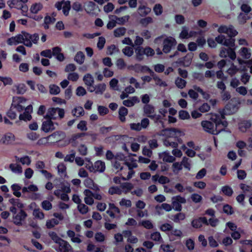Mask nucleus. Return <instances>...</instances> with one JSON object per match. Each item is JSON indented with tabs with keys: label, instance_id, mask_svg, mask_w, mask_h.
Wrapping results in <instances>:
<instances>
[{
	"label": "nucleus",
	"instance_id": "1",
	"mask_svg": "<svg viewBox=\"0 0 252 252\" xmlns=\"http://www.w3.org/2000/svg\"><path fill=\"white\" fill-rule=\"evenodd\" d=\"M231 107L230 104H227L225 107V108L220 111L218 114L213 115L211 117V120L215 123L209 121H203L201 122V126L203 129L210 133L214 135H217L220 131L223 130L224 127H226L228 123L225 119V115H230L234 113L235 107L233 108L232 111H229Z\"/></svg>",
	"mask_w": 252,
	"mask_h": 252
},
{
	"label": "nucleus",
	"instance_id": "2",
	"mask_svg": "<svg viewBox=\"0 0 252 252\" xmlns=\"http://www.w3.org/2000/svg\"><path fill=\"white\" fill-rule=\"evenodd\" d=\"M216 41L223 45L229 47L228 48H222L220 53L221 58L229 57L231 60H234L236 58L234 49L231 47L234 46L235 40L232 38H226L224 35L220 34L215 38Z\"/></svg>",
	"mask_w": 252,
	"mask_h": 252
},
{
	"label": "nucleus",
	"instance_id": "3",
	"mask_svg": "<svg viewBox=\"0 0 252 252\" xmlns=\"http://www.w3.org/2000/svg\"><path fill=\"white\" fill-rule=\"evenodd\" d=\"M64 116V110L60 108H50L48 109L46 118L50 119H62Z\"/></svg>",
	"mask_w": 252,
	"mask_h": 252
},
{
	"label": "nucleus",
	"instance_id": "4",
	"mask_svg": "<svg viewBox=\"0 0 252 252\" xmlns=\"http://www.w3.org/2000/svg\"><path fill=\"white\" fill-rule=\"evenodd\" d=\"M13 222L18 226L22 225V222L24 221L28 216L27 213L23 210H20L17 213V210L15 213H13Z\"/></svg>",
	"mask_w": 252,
	"mask_h": 252
},
{
	"label": "nucleus",
	"instance_id": "5",
	"mask_svg": "<svg viewBox=\"0 0 252 252\" xmlns=\"http://www.w3.org/2000/svg\"><path fill=\"white\" fill-rule=\"evenodd\" d=\"M55 7L58 10L63 9V14L65 16H67L71 9L70 1L69 0L65 1L64 0L57 1L55 4Z\"/></svg>",
	"mask_w": 252,
	"mask_h": 252
},
{
	"label": "nucleus",
	"instance_id": "6",
	"mask_svg": "<svg viewBox=\"0 0 252 252\" xmlns=\"http://www.w3.org/2000/svg\"><path fill=\"white\" fill-rule=\"evenodd\" d=\"M176 40L172 37H168L165 38L163 41V52L168 53L176 45Z\"/></svg>",
	"mask_w": 252,
	"mask_h": 252
},
{
	"label": "nucleus",
	"instance_id": "7",
	"mask_svg": "<svg viewBox=\"0 0 252 252\" xmlns=\"http://www.w3.org/2000/svg\"><path fill=\"white\" fill-rule=\"evenodd\" d=\"M53 248L58 252H72V248L68 242L62 240Z\"/></svg>",
	"mask_w": 252,
	"mask_h": 252
},
{
	"label": "nucleus",
	"instance_id": "8",
	"mask_svg": "<svg viewBox=\"0 0 252 252\" xmlns=\"http://www.w3.org/2000/svg\"><path fill=\"white\" fill-rule=\"evenodd\" d=\"M182 132L176 128H165L161 130L160 135L167 136L166 138H176L181 136Z\"/></svg>",
	"mask_w": 252,
	"mask_h": 252
},
{
	"label": "nucleus",
	"instance_id": "9",
	"mask_svg": "<svg viewBox=\"0 0 252 252\" xmlns=\"http://www.w3.org/2000/svg\"><path fill=\"white\" fill-rule=\"evenodd\" d=\"M186 203V199L185 198L180 195L174 196L172 198V207L176 211H181L182 209V204H185Z\"/></svg>",
	"mask_w": 252,
	"mask_h": 252
},
{
	"label": "nucleus",
	"instance_id": "10",
	"mask_svg": "<svg viewBox=\"0 0 252 252\" xmlns=\"http://www.w3.org/2000/svg\"><path fill=\"white\" fill-rule=\"evenodd\" d=\"M39 40V35L37 33L30 34L25 32L24 45L28 47H31L32 43L36 44Z\"/></svg>",
	"mask_w": 252,
	"mask_h": 252
},
{
	"label": "nucleus",
	"instance_id": "11",
	"mask_svg": "<svg viewBox=\"0 0 252 252\" xmlns=\"http://www.w3.org/2000/svg\"><path fill=\"white\" fill-rule=\"evenodd\" d=\"M218 31L220 33H224L227 34L230 37H234L238 33V32L232 25H229L228 27L226 26H221L219 28Z\"/></svg>",
	"mask_w": 252,
	"mask_h": 252
},
{
	"label": "nucleus",
	"instance_id": "12",
	"mask_svg": "<svg viewBox=\"0 0 252 252\" xmlns=\"http://www.w3.org/2000/svg\"><path fill=\"white\" fill-rule=\"evenodd\" d=\"M15 140L14 135L11 132H7L2 137L0 141L5 145H11L14 143Z\"/></svg>",
	"mask_w": 252,
	"mask_h": 252
},
{
	"label": "nucleus",
	"instance_id": "13",
	"mask_svg": "<svg viewBox=\"0 0 252 252\" xmlns=\"http://www.w3.org/2000/svg\"><path fill=\"white\" fill-rule=\"evenodd\" d=\"M66 234L72 243L80 244L82 242V240L81 239L82 236L79 234H75L74 231L71 230H68L66 232Z\"/></svg>",
	"mask_w": 252,
	"mask_h": 252
},
{
	"label": "nucleus",
	"instance_id": "14",
	"mask_svg": "<svg viewBox=\"0 0 252 252\" xmlns=\"http://www.w3.org/2000/svg\"><path fill=\"white\" fill-rule=\"evenodd\" d=\"M41 129L45 132H48L55 129L54 124L51 119L44 121L42 123Z\"/></svg>",
	"mask_w": 252,
	"mask_h": 252
},
{
	"label": "nucleus",
	"instance_id": "15",
	"mask_svg": "<svg viewBox=\"0 0 252 252\" xmlns=\"http://www.w3.org/2000/svg\"><path fill=\"white\" fill-rule=\"evenodd\" d=\"M143 109L144 114L150 118L155 113V108L151 104L145 105Z\"/></svg>",
	"mask_w": 252,
	"mask_h": 252
},
{
	"label": "nucleus",
	"instance_id": "16",
	"mask_svg": "<svg viewBox=\"0 0 252 252\" xmlns=\"http://www.w3.org/2000/svg\"><path fill=\"white\" fill-rule=\"evenodd\" d=\"M85 10L86 12L90 14H94V11L97 8L96 4L92 1H88L85 4Z\"/></svg>",
	"mask_w": 252,
	"mask_h": 252
},
{
	"label": "nucleus",
	"instance_id": "17",
	"mask_svg": "<svg viewBox=\"0 0 252 252\" xmlns=\"http://www.w3.org/2000/svg\"><path fill=\"white\" fill-rule=\"evenodd\" d=\"M193 57V54L189 53L183 59H180L177 63H182L184 66H188L190 64Z\"/></svg>",
	"mask_w": 252,
	"mask_h": 252
},
{
	"label": "nucleus",
	"instance_id": "18",
	"mask_svg": "<svg viewBox=\"0 0 252 252\" xmlns=\"http://www.w3.org/2000/svg\"><path fill=\"white\" fill-rule=\"evenodd\" d=\"M94 168L95 172H98L102 173L104 171L105 169V164L104 161L101 160H97L94 163Z\"/></svg>",
	"mask_w": 252,
	"mask_h": 252
},
{
	"label": "nucleus",
	"instance_id": "19",
	"mask_svg": "<svg viewBox=\"0 0 252 252\" xmlns=\"http://www.w3.org/2000/svg\"><path fill=\"white\" fill-rule=\"evenodd\" d=\"M159 157L163 161L167 162H173L176 159L175 157L170 155L169 153L166 152L160 154Z\"/></svg>",
	"mask_w": 252,
	"mask_h": 252
},
{
	"label": "nucleus",
	"instance_id": "20",
	"mask_svg": "<svg viewBox=\"0 0 252 252\" xmlns=\"http://www.w3.org/2000/svg\"><path fill=\"white\" fill-rule=\"evenodd\" d=\"M252 124L249 121H243L239 123V129L243 132H246L248 129L250 128Z\"/></svg>",
	"mask_w": 252,
	"mask_h": 252
},
{
	"label": "nucleus",
	"instance_id": "21",
	"mask_svg": "<svg viewBox=\"0 0 252 252\" xmlns=\"http://www.w3.org/2000/svg\"><path fill=\"white\" fill-rule=\"evenodd\" d=\"M11 190L13 191V194L17 197H20L22 196L20 190L22 189L21 186L18 184H14L11 186Z\"/></svg>",
	"mask_w": 252,
	"mask_h": 252
},
{
	"label": "nucleus",
	"instance_id": "22",
	"mask_svg": "<svg viewBox=\"0 0 252 252\" xmlns=\"http://www.w3.org/2000/svg\"><path fill=\"white\" fill-rule=\"evenodd\" d=\"M151 9L150 8L143 5H140L138 8V12L142 17L146 16L151 12Z\"/></svg>",
	"mask_w": 252,
	"mask_h": 252
},
{
	"label": "nucleus",
	"instance_id": "23",
	"mask_svg": "<svg viewBox=\"0 0 252 252\" xmlns=\"http://www.w3.org/2000/svg\"><path fill=\"white\" fill-rule=\"evenodd\" d=\"M135 52L136 59L139 61L142 60L145 55L144 48L141 46H137L135 49Z\"/></svg>",
	"mask_w": 252,
	"mask_h": 252
},
{
	"label": "nucleus",
	"instance_id": "24",
	"mask_svg": "<svg viewBox=\"0 0 252 252\" xmlns=\"http://www.w3.org/2000/svg\"><path fill=\"white\" fill-rule=\"evenodd\" d=\"M59 175L62 177H65L66 176V167L63 163H60L57 166Z\"/></svg>",
	"mask_w": 252,
	"mask_h": 252
},
{
	"label": "nucleus",
	"instance_id": "25",
	"mask_svg": "<svg viewBox=\"0 0 252 252\" xmlns=\"http://www.w3.org/2000/svg\"><path fill=\"white\" fill-rule=\"evenodd\" d=\"M163 144L167 147L177 148L178 146V142L175 140L173 141L171 138H166L163 141Z\"/></svg>",
	"mask_w": 252,
	"mask_h": 252
},
{
	"label": "nucleus",
	"instance_id": "26",
	"mask_svg": "<svg viewBox=\"0 0 252 252\" xmlns=\"http://www.w3.org/2000/svg\"><path fill=\"white\" fill-rule=\"evenodd\" d=\"M56 21V19L53 17H51L50 16H46L44 18V28L45 29H48L49 25L53 24Z\"/></svg>",
	"mask_w": 252,
	"mask_h": 252
},
{
	"label": "nucleus",
	"instance_id": "27",
	"mask_svg": "<svg viewBox=\"0 0 252 252\" xmlns=\"http://www.w3.org/2000/svg\"><path fill=\"white\" fill-rule=\"evenodd\" d=\"M9 168L14 173L20 174L22 173V168L19 164L11 163L9 165Z\"/></svg>",
	"mask_w": 252,
	"mask_h": 252
},
{
	"label": "nucleus",
	"instance_id": "28",
	"mask_svg": "<svg viewBox=\"0 0 252 252\" xmlns=\"http://www.w3.org/2000/svg\"><path fill=\"white\" fill-rule=\"evenodd\" d=\"M43 8V5L41 3H35L32 4L30 8V11L33 14H36Z\"/></svg>",
	"mask_w": 252,
	"mask_h": 252
},
{
	"label": "nucleus",
	"instance_id": "29",
	"mask_svg": "<svg viewBox=\"0 0 252 252\" xmlns=\"http://www.w3.org/2000/svg\"><path fill=\"white\" fill-rule=\"evenodd\" d=\"M72 114L74 116L79 117L84 115V110L81 106L76 107L72 110Z\"/></svg>",
	"mask_w": 252,
	"mask_h": 252
},
{
	"label": "nucleus",
	"instance_id": "30",
	"mask_svg": "<svg viewBox=\"0 0 252 252\" xmlns=\"http://www.w3.org/2000/svg\"><path fill=\"white\" fill-rule=\"evenodd\" d=\"M83 81L85 84L88 87H91L94 83L93 77L90 74H87L83 77Z\"/></svg>",
	"mask_w": 252,
	"mask_h": 252
},
{
	"label": "nucleus",
	"instance_id": "31",
	"mask_svg": "<svg viewBox=\"0 0 252 252\" xmlns=\"http://www.w3.org/2000/svg\"><path fill=\"white\" fill-rule=\"evenodd\" d=\"M85 60V55L81 51H79L74 57V61L79 64H82Z\"/></svg>",
	"mask_w": 252,
	"mask_h": 252
},
{
	"label": "nucleus",
	"instance_id": "32",
	"mask_svg": "<svg viewBox=\"0 0 252 252\" xmlns=\"http://www.w3.org/2000/svg\"><path fill=\"white\" fill-rule=\"evenodd\" d=\"M127 113L128 110L126 107L122 106L120 108L119 115L120 119L122 122L125 121V116L127 115Z\"/></svg>",
	"mask_w": 252,
	"mask_h": 252
},
{
	"label": "nucleus",
	"instance_id": "33",
	"mask_svg": "<svg viewBox=\"0 0 252 252\" xmlns=\"http://www.w3.org/2000/svg\"><path fill=\"white\" fill-rule=\"evenodd\" d=\"M185 219V214L183 213H179L172 216L171 219L175 222H179Z\"/></svg>",
	"mask_w": 252,
	"mask_h": 252
},
{
	"label": "nucleus",
	"instance_id": "34",
	"mask_svg": "<svg viewBox=\"0 0 252 252\" xmlns=\"http://www.w3.org/2000/svg\"><path fill=\"white\" fill-rule=\"evenodd\" d=\"M240 54L245 59H249L251 56L250 50L246 47H243L240 49Z\"/></svg>",
	"mask_w": 252,
	"mask_h": 252
},
{
	"label": "nucleus",
	"instance_id": "35",
	"mask_svg": "<svg viewBox=\"0 0 252 252\" xmlns=\"http://www.w3.org/2000/svg\"><path fill=\"white\" fill-rule=\"evenodd\" d=\"M38 189L36 185H31L29 186L28 187H24L22 188V192L25 194V193L31 191V192H35L38 191Z\"/></svg>",
	"mask_w": 252,
	"mask_h": 252
},
{
	"label": "nucleus",
	"instance_id": "36",
	"mask_svg": "<svg viewBox=\"0 0 252 252\" xmlns=\"http://www.w3.org/2000/svg\"><path fill=\"white\" fill-rule=\"evenodd\" d=\"M48 235L50 238L57 245L63 239L61 238L57 234L53 231L49 232Z\"/></svg>",
	"mask_w": 252,
	"mask_h": 252
},
{
	"label": "nucleus",
	"instance_id": "37",
	"mask_svg": "<svg viewBox=\"0 0 252 252\" xmlns=\"http://www.w3.org/2000/svg\"><path fill=\"white\" fill-rule=\"evenodd\" d=\"M21 4L19 0H9L7 1V4L11 8L14 7L19 9Z\"/></svg>",
	"mask_w": 252,
	"mask_h": 252
},
{
	"label": "nucleus",
	"instance_id": "38",
	"mask_svg": "<svg viewBox=\"0 0 252 252\" xmlns=\"http://www.w3.org/2000/svg\"><path fill=\"white\" fill-rule=\"evenodd\" d=\"M59 223V221L56 219H52L51 220H47L46 223V227L51 229L53 228L55 225H58Z\"/></svg>",
	"mask_w": 252,
	"mask_h": 252
},
{
	"label": "nucleus",
	"instance_id": "39",
	"mask_svg": "<svg viewBox=\"0 0 252 252\" xmlns=\"http://www.w3.org/2000/svg\"><path fill=\"white\" fill-rule=\"evenodd\" d=\"M106 89V85L104 83L99 84L95 86V94H102Z\"/></svg>",
	"mask_w": 252,
	"mask_h": 252
},
{
	"label": "nucleus",
	"instance_id": "40",
	"mask_svg": "<svg viewBox=\"0 0 252 252\" xmlns=\"http://www.w3.org/2000/svg\"><path fill=\"white\" fill-rule=\"evenodd\" d=\"M126 32V29L124 27H120L115 29L114 31V35L115 37H120L124 35Z\"/></svg>",
	"mask_w": 252,
	"mask_h": 252
},
{
	"label": "nucleus",
	"instance_id": "41",
	"mask_svg": "<svg viewBox=\"0 0 252 252\" xmlns=\"http://www.w3.org/2000/svg\"><path fill=\"white\" fill-rule=\"evenodd\" d=\"M122 190L118 187H112L109 188L108 192L111 195L115 194L120 195L122 193Z\"/></svg>",
	"mask_w": 252,
	"mask_h": 252
},
{
	"label": "nucleus",
	"instance_id": "42",
	"mask_svg": "<svg viewBox=\"0 0 252 252\" xmlns=\"http://www.w3.org/2000/svg\"><path fill=\"white\" fill-rule=\"evenodd\" d=\"M122 52L125 56L130 57L134 53L133 47L126 46L122 50Z\"/></svg>",
	"mask_w": 252,
	"mask_h": 252
},
{
	"label": "nucleus",
	"instance_id": "43",
	"mask_svg": "<svg viewBox=\"0 0 252 252\" xmlns=\"http://www.w3.org/2000/svg\"><path fill=\"white\" fill-rule=\"evenodd\" d=\"M152 76L155 80L156 85L163 87H165L167 86L166 82L162 81L160 78H159L155 74L154 72V74L152 75Z\"/></svg>",
	"mask_w": 252,
	"mask_h": 252
},
{
	"label": "nucleus",
	"instance_id": "44",
	"mask_svg": "<svg viewBox=\"0 0 252 252\" xmlns=\"http://www.w3.org/2000/svg\"><path fill=\"white\" fill-rule=\"evenodd\" d=\"M86 135V133H78L73 134L69 140V142L71 143H75L77 139L82 138Z\"/></svg>",
	"mask_w": 252,
	"mask_h": 252
},
{
	"label": "nucleus",
	"instance_id": "45",
	"mask_svg": "<svg viewBox=\"0 0 252 252\" xmlns=\"http://www.w3.org/2000/svg\"><path fill=\"white\" fill-rule=\"evenodd\" d=\"M25 35V32H22L21 34H19L16 35L15 36H14V38H15L16 44L19 43H23L24 44Z\"/></svg>",
	"mask_w": 252,
	"mask_h": 252
},
{
	"label": "nucleus",
	"instance_id": "46",
	"mask_svg": "<svg viewBox=\"0 0 252 252\" xmlns=\"http://www.w3.org/2000/svg\"><path fill=\"white\" fill-rule=\"evenodd\" d=\"M121 188L124 189L125 193H127L129 191H130L133 188V185L130 183H124L121 185Z\"/></svg>",
	"mask_w": 252,
	"mask_h": 252
},
{
	"label": "nucleus",
	"instance_id": "47",
	"mask_svg": "<svg viewBox=\"0 0 252 252\" xmlns=\"http://www.w3.org/2000/svg\"><path fill=\"white\" fill-rule=\"evenodd\" d=\"M19 199H15L14 198H11L9 200V202L12 204V206L9 207V211L12 213H15L16 211V204L18 201Z\"/></svg>",
	"mask_w": 252,
	"mask_h": 252
},
{
	"label": "nucleus",
	"instance_id": "48",
	"mask_svg": "<svg viewBox=\"0 0 252 252\" xmlns=\"http://www.w3.org/2000/svg\"><path fill=\"white\" fill-rule=\"evenodd\" d=\"M77 209L79 212L83 215L86 214L89 211V208L87 206L83 203H80L77 206Z\"/></svg>",
	"mask_w": 252,
	"mask_h": 252
},
{
	"label": "nucleus",
	"instance_id": "49",
	"mask_svg": "<svg viewBox=\"0 0 252 252\" xmlns=\"http://www.w3.org/2000/svg\"><path fill=\"white\" fill-rule=\"evenodd\" d=\"M186 81L180 77H178L176 78L175 80V84L177 86V87L180 89L184 88L186 85Z\"/></svg>",
	"mask_w": 252,
	"mask_h": 252
},
{
	"label": "nucleus",
	"instance_id": "50",
	"mask_svg": "<svg viewBox=\"0 0 252 252\" xmlns=\"http://www.w3.org/2000/svg\"><path fill=\"white\" fill-rule=\"evenodd\" d=\"M250 18V17L246 13H241L238 17V20L240 24H243L246 22L247 20Z\"/></svg>",
	"mask_w": 252,
	"mask_h": 252
},
{
	"label": "nucleus",
	"instance_id": "51",
	"mask_svg": "<svg viewBox=\"0 0 252 252\" xmlns=\"http://www.w3.org/2000/svg\"><path fill=\"white\" fill-rule=\"evenodd\" d=\"M11 106V108H13L15 110L19 112L22 111L25 108V105L19 104L13 101L12 102Z\"/></svg>",
	"mask_w": 252,
	"mask_h": 252
},
{
	"label": "nucleus",
	"instance_id": "52",
	"mask_svg": "<svg viewBox=\"0 0 252 252\" xmlns=\"http://www.w3.org/2000/svg\"><path fill=\"white\" fill-rule=\"evenodd\" d=\"M221 191L225 195L228 196H231L233 193L232 188L227 186L223 187L221 189Z\"/></svg>",
	"mask_w": 252,
	"mask_h": 252
},
{
	"label": "nucleus",
	"instance_id": "53",
	"mask_svg": "<svg viewBox=\"0 0 252 252\" xmlns=\"http://www.w3.org/2000/svg\"><path fill=\"white\" fill-rule=\"evenodd\" d=\"M50 93L52 94L56 95L60 92V88L56 85H51L49 87Z\"/></svg>",
	"mask_w": 252,
	"mask_h": 252
},
{
	"label": "nucleus",
	"instance_id": "54",
	"mask_svg": "<svg viewBox=\"0 0 252 252\" xmlns=\"http://www.w3.org/2000/svg\"><path fill=\"white\" fill-rule=\"evenodd\" d=\"M33 215L36 219L42 220L44 218L43 213L39 209H34L33 211Z\"/></svg>",
	"mask_w": 252,
	"mask_h": 252
},
{
	"label": "nucleus",
	"instance_id": "55",
	"mask_svg": "<svg viewBox=\"0 0 252 252\" xmlns=\"http://www.w3.org/2000/svg\"><path fill=\"white\" fill-rule=\"evenodd\" d=\"M190 162L191 160L188 158L184 157H183L182 161V166L189 170L190 169Z\"/></svg>",
	"mask_w": 252,
	"mask_h": 252
},
{
	"label": "nucleus",
	"instance_id": "56",
	"mask_svg": "<svg viewBox=\"0 0 252 252\" xmlns=\"http://www.w3.org/2000/svg\"><path fill=\"white\" fill-rule=\"evenodd\" d=\"M243 232V230L239 228L238 230L233 231L231 233V236L234 240H238L241 238V233Z\"/></svg>",
	"mask_w": 252,
	"mask_h": 252
},
{
	"label": "nucleus",
	"instance_id": "57",
	"mask_svg": "<svg viewBox=\"0 0 252 252\" xmlns=\"http://www.w3.org/2000/svg\"><path fill=\"white\" fill-rule=\"evenodd\" d=\"M0 81L3 82L4 86L11 85L13 83L12 79L9 77L0 76Z\"/></svg>",
	"mask_w": 252,
	"mask_h": 252
},
{
	"label": "nucleus",
	"instance_id": "58",
	"mask_svg": "<svg viewBox=\"0 0 252 252\" xmlns=\"http://www.w3.org/2000/svg\"><path fill=\"white\" fill-rule=\"evenodd\" d=\"M223 211L224 213L228 215H231L234 213L233 208L228 204H225L223 206Z\"/></svg>",
	"mask_w": 252,
	"mask_h": 252
},
{
	"label": "nucleus",
	"instance_id": "59",
	"mask_svg": "<svg viewBox=\"0 0 252 252\" xmlns=\"http://www.w3.org/2000/svg\"><path fill=\"white\" fill-rule=\"evenodd\" d=\"M19 162L23 164L29 165L31 164V160L29 156H26L23 157L18 158Z\"/></svg>",
	"mask_w": 252,
	"mask_h": 252
},
{
	"label": "nucleus",
	"instance_id": "60",
	"mask_svg": "<svg viewBox=\"0 0 252 252\" xmlns=\"http://www.w3.org/2000/svg\"><path fill=\"white\" fill-rule=\"evenodd\" d=\"M119 52L118 48L115 45H111L107 48V54L111 55Z\"/></svg>",
	"mask_w": 252,
	"mask_h": 252
},
{
	"label": "nucleus",
	"instance_id": "61",
	"mask_svg": "<svg viewBox=\"0 0 252 252\" xmlns=\"http://www.w3.org/2000/svg\"><path fill=\"white\" fill-rule=\"evenodd\" d=\"M240 189L244 193L250 192L252 194V187L247 185L245 184H241L240 185Z\"/></svg>",
	"mask_w": 252,
	"mask_h": 252
},
{
	"label": "nucleus",
	"instance_id": "62",
	"mask_svg": "<svg viewBox=\"0 0 252 252\" xmlns=\"http://www.w3.org/2000/svg\"><path fill=\"white\" fill-rule=\"evenodd\" d=\"M179 117L182 120L189 119L190 118L189 113L185 110H181L179 112Z\"/></svg>",
	"mask_w": 252,
	"mask_h": 252
},
{
	"label": "nucleus",
	"instance_id": "63",
	"mask_svg": "<svg viewBox=\"0 0 252 252\" xmlns=\"http://www.w3.org/2000/svg\"><path fill=\"white\" fill-rule=\"evenodd\" d=\"M140 224L147 229H150L153 228V224L149 220H143L140 223Z\"/></svg>",
	"mask_w": 252,
	"mask_h": 252
},
{
	"label": "nucleus",
	"instance_id": "64",
	"mask_svg": "<svg viewBox=\"0 0 252 252\" xmlns=\"http://www.w3.org/2000/svg\"><path fill=\"white\" fill-rule=\"evenodd\" d=\"M42 208L45 210L48 211L52 209V205L50 202L48 200H44L41 203Z\"/></svg>",
	"mask_w": 252,
	"mask_h": 252
}]
</instances>
